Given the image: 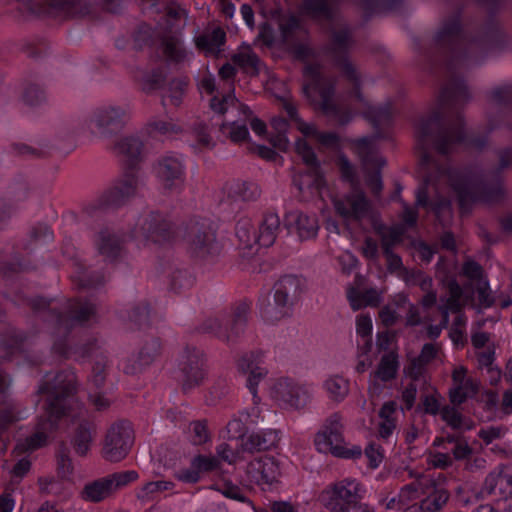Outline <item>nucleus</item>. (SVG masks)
Returning <instances> with one entry per match:
<instances>
[{
  "instance_id": "obj_20",
  "label": "nucleus",
  "mask_w": 512,
  "mask_h": 512,
  "mask_svg": "<svg viewBox=\"0 0 512 512\" xmlns=\"http://www.w3.org/2000/svg\"><path fill=\"white\" fill-rule=\"evenodd\" d=\"M305 290V282L296 275H284L273 286V295L293 309Z\"/></svg>"
},
{
  "instance_id": "obj_8",
  "label": "nucleus",
  "mask_w": 512,
  "mask_h": 512,
  "mask_svg": "<svg viewBox=\"0 0 512 512\" xmlns=\"http://www.w3.org/2000/svg\"><path fill=\"white\" fill-rule=\"evenodd\" d=\"M129 118L127 107L107 105L93 111L89 124L101 137L111 138L125 128Z\"/></svg>"
},
{
  "instance_id": "obj_9",
  "label": "nucleus",
  "mask_w": 512,
  "mask_h": 512,
  "mask_svg": "<svg viewBox=\"0 0 512 512\" xmlns=\"http://www.w3.org/2000/svg\"><path fill=\"white\" fill-rule=\"evenodd\" d=\"M133 442L134 434L130 423L125 421L115 423L107 431L102 455L110 462H119L127 456Z\"/></svg>"
},
{
  "instance_id": "obj_19",
  "label": "nucleus",
  "mask_w": 512,
  "mask_h": 512,
  "mask_svg": "<svg viewBox=\"0 0 512 512\" xmlns=\"http://www.w3.org/2000/svg\"><path fill=\"white\" fill-rule=\"evenodd\" d=\"M138 180L133 172H128L124 177L109 189L102 197L106 206L119 207L136 193Z\"/></svg>"
},
{
  "instance_id": "obj_29",
  "label": "nucleus",
  "mask_w": 512,
  "mask_h": 512,
  "mask_svg": "<svg viewBox=\"0 0 512 512\" xmlns=\"http://www.w3.org/2000/svg\"><path fill=\"white\" fill-rule=\"evenodd\" d=\"M426 482V478L423 477L418 483H411L403 487L397 499L393 497L387 502V508H398L405 512L406 509L414 505H420V490H422V486Z\"/></svg>"
},
{
  "instance_id": "obj_1",
  "label": "nucleus",
  "mask_w": 512,
  "mask_h": 512,
  "mask_svg": "<svg viewBox=\"0 0 512 512\" xmlns=\"http://www.w3.org/2000/svg\"><path fill=\"white\" fill-rule=\"evenodd\" d=\"M461 274L467 279L463 288L453 279L447 282L443 281V287L446 290L445 298L441 299L440 304L443 313V326L448 322L449 311H458L469 304L480 311L491 307L494 303L489 282L478 263L471 260L466 261Z\"/></svg>"
},
{
  "instance_id": "obj_44",
  "label": "nucleus",
  "mask_w": 512,
  "mask_h": 512,
  "mask_svg": "<svg viewBox=\"0 0 512 512\" xmlns=\"http://www.w3.org/2000/svg\"><path fill=\"white\" fill-rule=\"evenodd\" d=\"M167 75L162 68L153 69L143 75L141 88L142 91L149 94L161 89L166 82Z\"/></svg>"
},
{
  "instance_id": "obj_28",
  "label": "nucleus",
  "mask_w": 512,
  "mask_h": 512,
  "mask_svg": "<svg viewBox=\"0 0 512 512\" xmlns=\"http://www.w3.org/2000/svg\"><path fill=\"white\" fill-rule=\"evenodd\" d=\"M512 487V473L507 466H500L493 470L485 479L482 495L505 494L508 488Z\"/></svg>"
},
{
  "instance_id": "obj_63",
  "label": "nucleus",
  "mask_w": 512,
  "mask_h": 512,
  "mask_svg": "<svg viewBox=\"0 0 512 512\" xmlns=\"http://www.w3.org/2000/svg\"><path fill=\"white\" fill-rule=\"evenodd\" d=\"M428 463L435 467V468H441L444 469L452 464V458L447 453L442 452H435L430 453L427 457Z\"/></svg>"
},
{
  "instance_id": "obj_13",
  "label": "nucleus",
  "mask_w": 512,
  "mask_h": 512,
  "mask_svg": "<svg viewBox=\"0 0 512 512\" xmlns=\"http://www.w3.org/2000/svg\"><path fill=\"white\" fill-rule=\"evenodd\" d=\"M142 235L156 244L171 242L176 235L174 225L164 215L151 212L140 225Z\"/></svg>"
},
{
  "instance_id": "obj_55",
  "label": "nucleus",
  "mask_w": 512,
  "mask_h": 512,
  "mask_svg": "<svg viewBox=\"0 0 512 512\" xmlns=\"http://www.w3.org/2000/svg\"><path fill=\"white\" fill-rule=\"evenodd\" d=\"M45 100V92L36 84H29L23 92V101L29 106H36Z\"/></svg>"
},
{
  "instance_id": "obj_17",
  "label": "nucleus",
  "mask_w": 512,
  "mask_h": 512,
  "mask_svg": "<svg viewBox=\"0 0 512 512\" xmlns=\"http://www.w3.org/2000/svg\"><path fill=\"white\" fill-rule=\"evenodd\" d=\"M452 387L449 391V397L452 403L461 404L467 399L476 395L479 383L468 376L467 369L462 366H456L452 371Z\"/></svg>"
},
{
  "instance_id": "obj_48",
  "label": "nucleus",
  "mask_w": 512,
  "mask_h": 512,
  "mask_svg": "<svg viewBox=\"0 0 512 512\" xmlns=\"http://www.w3.org/2000/svg\"><path fill=\"white\" fill-rule=\"evenodd\" d=\"M163 53L169 61L179 63L185 58V51L180 47V42L175 37H167L162 42Z\"/></svg>"
},
{
  "instance_id": "obj_62",
  "label": "nucleus",
  "mask_w": 512,
  "mask_h": 512,
  "mask_svg": "<svg viewBox=\"0 0 512 512\" xmlns=\"http://www.w3.org/2000/svg\"><path fill=\"white\" fill-rule=\"evenodd\" d=\"M300 14L315 20L320 19V0H304L300 7Z\"/></svg>"
},
{
  "instance_id": "obj_37",
  "label": "nucleus",
  "mask_w": 512,
  "mask_h": 512,
  "mask_svg": "<svg viewBox=\"0 0 512 512\" xmlns=\"http://www.w3.org/2000/svg\"><path fill=\"white\" fill-rule=\"evenodd\" d=\"M59 419L50 416L46 412V418H40L37 424V431L30 437L26 438L27 449L35 450L46 443L47 431H54L57 429Z\"/></svg>"
},
{
  "instance_id": "obj_38",
  "label": "nucleus",
  "mask_w": 512,
  "mask_h": 512,
  "mask_svg": "<svg viewBox=\"0 0 512 512\" xmlns=\"http://www.w3.org/2000/svg\"><path fill=\"white\" fill-rule=\"evenodd\" d=\"M291 313L292 308L274 295L261 307V316L269 323H276L289 317Z\"/></svg>"
},
{
  "instance_id": "obj_32",
  "label": "nucleus",
  "mask_w": 512,
  "mask_h": 512,
  "mask_svg": "<svg viewBox=\"0 0 512 512\" xmlns=\"http://www.w3.org/2000/svg\"><path fill=\"white\" fill-rule=\"evenodd\" d=\"M124 241L118 235L108 230H102L99 233L98 251L108 261H115L120 258L124 252Z\"/></svg>"
},
{
  "instance_id": "obj_59",
  "label": "nucleus",
  "mask_w": 512,
  "mask_h": 512,
  "mask_svg": "<svg viewBox=\"0 0 512 512\" xmlns=\"http://www.w3.org/2000/svg\"><path fill=\"white\" fill-rule=\"evenodd\" d=\"M232 61L240 67H251L255 70V74L258 73V64L260 63L259 57L255 53L245 54L238 53L232 56Z\"/></svg>"
},
{
  "instance_id": "obj_26",
  "label": "nucleus",
  "mask_w": 512,
  "mask_h": 512,
  "mask_svg": "<svg viewBox=\"0 0 512 512\" xmlns=\"http://www.w3.org/2000/svg\"><path fill=\"white\" fill-rule=\"evenodd\" d=\"M157 175L166 189L177 187L183 182V166L173 156L162 157L157 164Z\"/></svg>"
},
{
  "instance_id": "obj_2",
  "label": "nucleus",
  "mask_w": 512,
  "mask_h": 512,
  "mask_svg": "<svg viewBox=\"0 0 512 512\" xmlns=\"http://www.w3.org/2000/svg\"><path fill=\"white\" fill-rule=\"evenodd\" d=\"M76 375L72 370H62L55 374L46 373L38 393L48 394L46 412L60 419L66 415V401L76 393Z\"/></svg>"
},
{
  "instance_id": "obj_51",
  "label": "nucleus",
  "mask_w": 512,
  "mask_h": 512,
  "mask_svg": "<svg viewBox=\"0 0 512 512\" xmlns=\"http://www.w3.org/2000/svg\"><path fill=\"white\" fill-rule=\"evenodd\" d=\"M189 430L192 433V443L194 445H202L210 440L207 420H195L189 424Z\"/></svg>"
},
{
  "instance_id": "obj_22",
  "label": "nucleus",
  "mask_w": 512,
  "mask_h": 512,
  "mask_svg": "<svg viewBox=\"0 0 512 512\" xmlns=\"http://www.w3.org/2000/svg\"><path fill=\"white\" fill-rule=\"evenodd\" d=\"M483 401L489 413L488 419L503 418L512 414V386H508L499 396L496 392L483 393Z\"/></svg>"
},
{
  "instance_id": "obj_64",
  "label": "nucleus",
  "mask_w": 512,
  "mask_h": 512,
  "mask_svg": "<svg viewBox=\"0 0 512 512\" xmlns=\"http://www.w3.org/2000/svg\"><path fill=\"white\" fill-rule=\"evenodd\" d=\"M222 494L227 498L251 504V502L245 496L243 490L236 485L226 483L223 487Z\"/></svg>"
},
{
  "instance_id": "obj_24",
  "label": "nucleus",
  "mask_w": 512,
  "mask_h": 512,
  "mask_svg": "<svg viewBox=\"0 0 512 512\" xmlns=\"http://www.w3.org/2000/svg\"><path fill=\"white\" fill-rule=\"evenodd\" d=\"M279 440L277 430L252 432L243 438L241 449L250 454L265 452L277 447Z\"/></svg>"
},
{
  "instance_id": "obj_33",
  "label": "nucleus",
  "mask_w": 512,
  "mask_h": 512,
  "mask_svg": "<svg viewBox=\"0 0 512 512\" xmlns=\"http://www.w3.org/2000/svg\"><path fill=\"white\" fill-rule=\"evenodd\" d=\"M280 228V219L275 213H268L259 227V232H253L254 240L263 247H270L276 240Z\"/></svg>"
},
{
  "instance_id": "obj_6",
  "label": "nucleus",
  "mask_w": 512,
  "mask_h": 512,
  "mask_svg": "<svg viewBox=\"0 0 512 512\" xmlns=\"http://www.w3.org/2000/svg\"><path fill=\"white\" fill-rule=\"evenodd\" d=\"M340 0H322V39L328 42L322 57H328L330 53L338 56L347 49L350 43V33L347 27L332 14V10Z\"/></svg>"
},
{
  "instance_id": "obj_4",
  "label": "nucleus",
  "mask_w": 512,
  "mask_h": 512,
  "mask_svg": "<svg viewBox=\"0 0 512 512\" xmlns=\"http://www.w3.org/2000/svg\"><path fill=\"white\" fill-rule=\"evenodd\" d=\"M183 239L194 258L206 259L220 252L216 231L206 220H190L184 226Z\"/></svg>"
},
{
  "instance_id": "obj_39",
  "label": "nucleus",
  "mask_w": 512,
  "mask_h": 512,
  "mask_svg": "<svg viewBox=\"0 0 512 512\" xmlns=\"http://www.w3.org/2000/svg\"><path fill=\"white\" fill-rule=\"evenodd\" d=\"M278 24L285 45L293 44L296 41V35L304 31L299 18L294 14L280 15Z\"/></svg>"
},
{
  "instance_id": "obj_52",
  "label": "nucleus",
  "mask_w": 512,
  "mask_h": 512,
  "mask_svg": "<svg viewBox=\"0 0 512 512\" xmlns=\"http://www.w3.org/2000/svg\"><path fill=\"white\" fill-rule=\"evenodd\" d=\"M27 304L28 306H30L34 313L42 315L45 321L50 322L55 326V322L51 319V316L49 314L51 310H56L55 308L50 307L51 300L37 296L28 299Z\"/></svg>"
},
{
  "instance_id": "obj_43",
  "label": "nucleus",
  "mask_w": 512,
  "mask_h": 512,
  "mask_svg": "<svg viewBox=\"0 0 512 512\" xmlns=\"http://www.w3.org/2000/svg\"><path fill=\"white\" fill-rule=\"evenodd\" d=\"M230 195L243 201H255L261 195V190L256 183L250 181H237L230 188Z\"/></svg>"
},
{
  "instance_id": "obj_12",
  "label": "nucleus",
  "mask_w": 512,
  "mask_h": 512,
  "mask_svg": "<svg viewBox=\"0 0 512 512\" xmlns=\"http://www.w3.org/2000/svg\"><path fill=\"white\" fill-rule=\"evenodd\" d=\"M334 456L345 459H358L362 455V449L358 445H348L341 435V424L338 416L328 420L324 432H322V446Z\"/></svg>"
},
{
  "instance_id": "obj_23",
  "label": "nucleus",
  "mask_w": 512,
  "mask_h": 512,
  "mask_svg": "<svg viewBox=\"0 0 512 512\" xmlns=\"http://www.w3.org/2000/svg\"><path fill=\"white\" fill-rule=\"evenodd\" d=\"M336 210L345 218L363 219L370 215V206L362 192L355 191L335 201Z\"/></svg>"
},
{
  "instance_id": "obj_56",
  "label": "nucleus",
  "mask_w": 512,
  "mask_h": 512,
  "mask_svg": "<svg viewBox=\"0 0 512 512\" xmlns=\"http://www.w3.org/2000/svg\"><path fill=\"white\" fill-rule=\"evenodd\" d=\"M150 309L147 303H141L134 306L129 314V318L139 327L149 324Z\"/></svg>"
},
{
  "instance_id": "obj_3",
  "label": "nucleus",
  "mask_w": 512,
  "mask_h": 512,
  "mask_svg": "<svg viewBox=\"0 0 512 512\" xmlns=\"http://www.w3.org/2000/svg\"><path fill=\"white\" fill-rule=\"evenodd\" d=\"M295 152L301 157L307 170L293 176V184L298 188L300 199L305 202L320 196V165L317 155L307 140L297 138Z\"/></svg>"
},
{
  "instance_id": "obj_60",
  "label": "nucleus",
  "mask_w": 512,
  "mask_h": 512,
  "mask_svg": "<svg viewBox=\"0 0 512 512\" xmlns=\"http://www.w3.org/2000/svg\"><path fill=\"white\" fill-rule=\"evenodd\" d=\"M365 456L368 459L369 466L376 469L380 466L384 459L383 450L380 446L369 444L365 449Z\"/></svg>"
},
{
  "instance_id": "obj_45",
  "label": "nucleus",
  "mask_w": 512,
  "mask_h": 512,
  "mask_svg": "<svg viewBox=\"0 0 512 512\" xmlns=\"http://www.w3.org/2000/svg\"><path fill=\"white\" fill-rule=\"evenodd\" d=\"M262 364V351H250L239 358L237 362V367L239 372H241L242 374H249L251 373V371L264 369V367H262Z\"/></svg>"
},
{
  "instance_id": "obj_31",
  "label": "nucleus",
  "mask_w": 512,
  "mask_h": 512,
  "mask_svg": "<svg viewBox=\"0 0 512 512\" xmlns=\"http://www.w3.org/2000/svg\"><path fill=\"white\" fill-rule=\"evenodd\" d=\"M398 370V360L397 355L394 352H390L384 355L380 361V364L372 376L371 384L369 386V391L372 394H377L380 391V387L377 384V381H389L395 377L396 372Z\"/></svg>"
},
{
  "instance_id": "obj_54",
  "label": "nucleus",
  "mask_w": 512,
  "mask_h": 512,
  "mask_svg": "<svg viewBox=\"0 0 512 512\" xmlns=\"http://www.w3.org/2000/svg\"><path fill=\"white\" fill-rule=\"evenodd\" d=\"M192 467L196 468L198 472H211L216 470L220 462L219 460L214 456H204V455H197L195 456L191 461Z\"/></svg>"
},
{
  "instance_id": "obj_14",
  "label": "nucleus",
  "mask_w": 512,
  "mask_h": 512,
  "mask_svg": "<svg viewBox=\"0 0 512 512\" xmlns=\"http://www.w3.org/2000/svg\"><path fill=\"white\" fill-rule=\"evenodd\" d=\"M181 370L184 375L182 383L184 392L200 385L205 376L203 353L196 347L187 345Z\"/></svg>"
},
{
  "instance_id": "obj_27",
  "label": "nucleus",
  "mask_w": 512,
  "mask_h": 512,
  "mask_svg": "<svg viewBox=\"0 0 512 512\" xmlns=\"http://www.w3.org/2000/svg\"><path fill=\"white\" fill-rule=\"evenodd\" d=\"M295 224L301 240L314 238L318 232V220L299 211H292L285 214L284 226L290 230Z\"/></svg>"
},
{
  "instance_id": "obj_16",
  "label": "nucleus",
  "mask_w": 512,
  "mask_h": 512,
  "mask_svg": "<svg viewBox=\"0 0 512 512\" xmlns=\"http://www.w3.org/2000/svg\"><path fill=\"white\" fill-rule=\"evenodd\" d=\"M272 397L280 405L295 409L304 407L308 401L307 392L288 378L276 381L272 387Z\"/></svg>"
},
{
  "instance_id": "obj_49",
  "label": "nucleus",
  "mask_w": 512,
  "mask_h": 512,
  "mask_svg": "<svg viewBox=\"0 0 512 512\" xmlns=\"http://www.w3.org/2000/svg\"><path fill=\"white\" fill-rule=\"evenodd\" d=\"M442 419L452 428L455 429H471L470 421L464 419L462 415L452 407H444L441 410Z\"/></svg>"
},
{
  "instance_id": "obj_21",
  "label": "nucleus",
  "mask_w": 512,
  "mask_h": 512,
  "mask_svg": "<svg viewBox=\"0 0 512 512\" xmlns=\"http://www.w3.org/2000/svg\"><path fill=\"white\" fill-rule=\"evenodd\" d=\"M302 93L306 101L320 110V64H306L302 76Z\"/></svg>"
},
{
  "instance_id": "obj_42",
  "label": "nucleus",
  "mask_w": 512,
  "mask_h": 512,
  "mask_svg": "<svg viewBox=\"0 0 512 512\" xmlns=\"http://www.w3.org/2000/svg\"><path fill=\"white\" fill-rule=\"evenodd\" d=\"M395 412L396 404L394 402L385 403L380 410L379 436L383 439L390 437L395 429V419L393 418Z\"/></svg>"
},
{
  "instance_id": "obj_53",
  "label": "nucleus",
  "mask_w": 512,
  "mask_h": 512,
  "mask_svg": "<svg viewBox=\"0 0 512 512\" xmlns=\"http://www.w3.org/2000/svg\"><path fill=\"white\" fill-rule=\"evenodd\" d=\"M373 330L372 318L369 315H359L356 318V333L365 344L366 348L371 347L370 337Z\"/></svg>"
},
{
  "instance_id": "obj_11",
  "label": "nucleus",
  "mask_w": 512,
  "mask_h": 512,
  "mask_svg": "<svg viewBox=\"0 0 512 512\" xmlns=\"http://www.w3.org/2000/svg\"><path fill=\"white\" fill-rule=\"evenodd\" d=\"M96 305L89 301L73 300L67 305L64 313L58 310L49 312L51 319L55 322V328L69 333L75 325H82L96 314Z\"/></svg>"
},
{
  "instance_id": "obj_40",
  "label": "nucleus",
  "mask_w": 512,
  "mask_h": 512,
  "mask_svg": "<svg viewBox=\"0 0 512 512\" xmlns=\"http://www.w3.org/2000/svg\"><path fill=\"white\" fill-rule=\"evenodd\" d=\"M348 299L354 310L364 306L377 305L380 301V294L375 289L362 291L359 287H352L348 290Z\"/></svg>"
},
{
  "instance_id": "obj_34",
  "label": "nucleus",
  "mask_w": 512,
  "mask_h": 512,
  "mask_svg": "<svg viewBox=\"0 0 512 512\" xmlns=\"http://www.w3.org/2000/svg\"><path fill=\"white\" fill-rule=\"evenodd\" d=\"M95 426L92 422L83 419L78 423L75 429L71 443L75 452L80 456H85L93 441Z\"/></svg>"
},
{
  "instance_id": "obj_15",
  "label": "nucleus",
  "mask_w": 512,
  "mask_h": 512,
  "mask_svg": "<svg viewBox=\"0 0 512 512\" xmlns=\"http://www.w3.org/2000/svg\"><path fill=\"white\" fill-rule=\"evenodd\" d=\"M449 180L462 210L466 209L468 203L482 199L480 195L481 186L474 175L453 172L449 175Z\"/></svg>"
},
{
  "instance_id": "obj_5",
  "label": "nucleus",
  "mask_w": 512,
  "mask_h": 512,
  "mask_svg": "<svg viewBox=\"0 0 512 512\" xmlns=\"http://www.w3.org/2000/svg\"><path fill=\"white\" fill-rule=\"evenodd\" d=\"M248 312L249 305L245 302L239 303L233 310L229 327L220 317H208L196 326L194 331L213 335L226 343L234 342L244 332Z\"/></svg>"
},
{
  "instance_id": "obj_41",
  "label": "nucleus",
  "mask_w": 512,
  "mask_h": 512,
  "mask_svg": "<svg viewBox=\"0 0 512 512\" xmlns=\"http://www.w3.org/2000/svg\"><path fill=\"white\" fill-rule=\"evenodd\" d=\"M143 147V143L137 137L127 136L115 144V149L129 160V165L132 167L139 159Z\"/></svg>"
},
{
  "instance_id": "obj_25",
  "label": "nucleus",
  "mask_w": 512,
  "mask_h": 512,
  "mask_svg": "<svg viewBox=\"0 0 512 512\" xmlns=\"http://www.w3.org/2000/svg\"><path fill=\"white\" fill-rule=\"evenodd\" d=\"M161 344L158 339H151L142 346L137 357L129 358L123 368L126 374L135 375L149 366L160 354Z\"/></svg>"
},
{
  "instance_id": "obj_46",
  "label": "nucleus",
  "mask_w": 512,
  "mask_h": 512,
  "mask_svg": "<svg viewBox=\"0 0 512 512\" xmlns=\"http://www.w3.org/2000/svg\"><path fill=\"white\" fill-rule=\"evenodd\" d=\"M194 284L193 275L187 270H175L170 277V289L175 293L188 291Z\"/></svg>"
},
{
  "instance_id": "obj_58",
  "label": "nucleus",
  "mask_w": 512,
  "mask_h": 512,
  "mask_svg": "<svg viewBox=\"0 0 512 512\" xmlns=\"http://www.w3.org/2000/svg\"><path fill=\"white\" fill-rule=\"evenodd\" d=\"M174 483L171 481H155L148 482L142 488V494L138 495L139 499H147L150 494L171 490Z\"/></svg>"
},
{
  "instance_id": "obj_50",
  "label": "nucleus",
  "mask_w": 512,
  "mask_h": 512,
  "mask_svg": "<svg viewBox=\"0 0 512 512\" xmlns=\"http://www.w3.org/2000/svg\"><path fill=\"white\" fill-rule=\"evenodd\" d=\"M322 117L324 115L331 116L333 120L342 122V118L339 115V108L333 98L331 89L324 88L322 84Z\"/></svg>"
},
{
  "instance_id": "obj_61",
  "label": "nucleus",
  "mask_w": 512,
  "mask_h": 512,
  "mask_svg": "<svg viewBox=\"0 0 512 512\" xmlns=\"http://www.w3.org/2000/svg\"><path fill=\"white\" fill-rule=\"evenodd\" d=\"M58 473L62 478H67L73 473L72 460L68 455L66 447H64L59 453Z\"/></svg>"
},
{
  "instance_id": "obj_7",
  "label": "nucleus",
  "mask_w": 512,
  "mask_h": 512,
  "mask_svg": "<svg viewBox=\"0 0 512 512\" xmlns=\"http://www.w3.org/2000/svg\"><path fill=\"white\" fill-rule=\"evenodd\" d=\"M138 478L134 470L115 472L87 482L80 491V498L89 503H100L113 496L119 489Z\"/></svg>"
},
{
  "instance_id": "obj_10",
  "label": "nucleus",
  "mask_w": 512,
  "mask_h": 512,
  "mask_svg": "<svg viewBox=\"0 0 512 512\" xmlns=\"http://www.w3.org/2000/svg\"><path fill=\"white\" fill-rule=\"evenodd\" d=\"M365 489L355 479L339 481L324 492V505L327 512L361 502Z\"/></svg>"
},
{
  "instance_id": "obj_18",
  "label": "nucleus",
  "mask_w": 512,
  "mask_h": 512,
  "mask_svg": "<svg viewBox=\"0 0 512 512\" xmlns=\"http://www.w3.org/2000/svg\"><path fill=\"white\" fill-rule=\"evenodd\" d=\"M10 384L9 376L0 370V434L20 420L19 406L8 394Z\"/></svg>"
},
{
  "instance_id": "obj_35",
  "label": "nucleus",
  "mask_w": 512,
  "mask_h": 512,
  "mask_svg": "<svg viewBox=\"0 0 512 512\" xmlns=\"http://www.w3.org/2000/svg\"><path fill=\"white\" fill-rule=\"evenodd\" d=\"M250 467L260 474L257 478L258 482L271 485L279 481L281 475L279 463L273 457L257 459L250 463Z\"/></svg>"
},
{
  "instance_id": "obj_57",
  "label": "nucleus",
  "mask_w": 512,
  "mask_h": 512,
  "mask_svg": "<svg viewBox=\"0 0 512 512\" xmlns=\"http://www.w3.org/2000/svg\"><path fill=\"white\" fill-rule=\"evenodd\" d=\"M465 323L466 320L462 315L456 317L455 323L450 330V338L456 346H463L466 340L465 336Z\"/></svg>"
},
{
  "instance_id": "obj_30",
  "label": "nucleus",
  "mask_w": 512,
  "mask_h": 512,
  "mask_svg": "<svg viewBox=\"0 0 512 512\" xmlns=\"http://www.w3.org/2000/svg\"><path fill=\"white\" fill-rule=\"evenodd\" d=\"M427 496L420 500V505H414L405 512H435L441 509L448 500V492L442 487H428Z\"/></svg>"
},
{
  "instance_id": "obj_36",
  "label": "nucleus",
  "mask_w": 512,
  "mask_h": 512,
  "mask_svg": "<svg viewBox=\"0 0 512 512\" xmlns=\"http://www.w3.org/2000/svg\"><path fill=\"white\" fill-rule=\"evenodd\" d=\"M406 310H409L407 323L410 325L418 324L417 308L410 304L405 297H401V303L398 305L397 309H394L392 306L383 308L380 312V318L384 324L390 325L396 321L402 311Z\"/></svg>"
},
{
  "instance_id": "obj_47",
  "label": "nucleus",
  "mask_w": 512,
  "mask_h": 512,
  "mask_svg": "<svg viewBox=\"0 0 512 512\" xmlns=\"http://www.w3.org/2000/svg\"><path fill=\"white\" fill-rule=\"evenodd\" d=\"M325 389L332 399L339 401L348 393V383L340 376H333L325 381Z\"/></svg>"
}]
</instances>
